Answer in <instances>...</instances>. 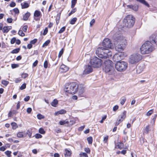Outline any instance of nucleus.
I'll list each match as a JSON object with an SVG mask.
<instances>
[{
	"label": "nucleus",
	"instance_id": "nucleus-1",
	"mask_svg": "<svg viewBox=\"0 0 157 157\" xmlns=\"http://www.w3.org/2000/svg\"><path fill=\"white\" fill-rule=\"evenodd\" d=\"M103 47H99L96 50L95 53L98 56L102 59L109 58L112 56L111 52L107 48L113 47L112 44L108 38L105 39L103 41Z\"/></svg>",
	"mask_w": 157,
	"mask_h": 157
},
{
	"label": "nucleus",
	"instance_id": "nucleus-2",
	"mask_svg": "<svg viewBox=\"0 0 157 157\" xmlns=\"http://www.w3.org/2000/svg\"><path fill=\"white\" fill-rule=\"evenodd\" d=\"M113 38L115 40L114 44L116 51L118 52L123 51L127 44L125 38L121 34H116L113 36Z\"/></svg>",
	"mask_w": 157,
	"mask_h": 157
},
{
	"label": "nucleus",
	"instance_id": "nucleus-3",
	"mask_svg": "<svg viewBox=\"0 0 157 157\" xmlns=\"http://www.w3.org/2000/svg\"><path fill=\"white\" fill-rule=\"evenodd\" d=\"M149 41H146L140 48L141 53L143 54H148L153 51L155 49L154 46Z\"/></svg>",
	"mask_w": 157,
	"mask_h": 157
},
{
	"label": "nucleus",
	"instance_id": "nucleus-4",
	"mask_svg": "<svg viewBox=\"0 0 157 157\" xmlns=\"http://www.w3.org/2000/svg\"><path fill=\"white\" fill-rule=\"evenodd\" d=\"M78 85L76 82H70L66 83L64 90L67 92L71 94H75L77 92Z\"/></svg>",
	"mask_w": 157,
	"mask_h": 157
},
{
	"label": "nucleus",
	"instance_id": "nucleus-5",
	"mask_svg": "<svg viewBox=\"0 0 157 157\" xmlns=\"http://www.w3.org/2000/svg\"><path fill=\"white\" fill-rule=\"evenodd\" d=\"M105 67L104 69L106 73L109 75H113L115 73V71L113 67L114 64L112 61L107 59L104 62Z\"/></svg>",
	"mask_w": 157,
	"mask_h": 157
},
{
	"label": "nucleus",
	"instance_id": "nucleus-6",
	"mask_svg": "<svg viewBox=\"0 0 157 157\" xmlns=\"http://www.w3.org/2000/svg\"><path fill=\"white\" fill-rule=\"evenodd\" d=\"M135 22V18L131 15H127L124 19L123 23L128 28L132 27Z\"/></svg>",
	"mask_w": 157,
	"mask_h": 157
},
{
	"label": "nucleus",
	"instance_id": "nucleus-7",
	"mask_svg": "<svg viewBox=\"0 0 157 157\" xmlns=\"http://www.w3.org/2000/svg\"><path fill=\"white\" fill-rule=\"evenodd\" d=\"M116 69L119 71H125L128 67V63L124 61H117L115 65Z\"/></svg>",
	"mask_w": 157,
	"mask_h": 157
},
{
	"label": "nucleus",
	"instance_id": "nucleus-8",
	"mask_svg": "<svg viewBox=\"0 0 157 157\" xmlns=\"http://www.w3.org/2000/svg\"><path fill=\"white\" fill-rule=\"evenodd\" d=\"M102 61L101 60L97 57H94L91 59L90 63L92 66L94 68H98L100 67L102 64Z\"/></svg>",
	"mask_w": 157,
	"mask_h": 157
},
{
	"label": "nucleus",
	"instance_id": "nucleus-9",
	"mask_svg": "<svg viewBox=\"0 0 157 157\" xmlns=\"http://www.w3.org/2000/svg\"><path fill=\"white\" fill-rule=\"evenodd\" d=\"M142 59V56L140 54H134L131 56L129 58V62L131 64H135L140 60Z\"/></svg>",
	"mask_w": 157,
	"mask_h": 157
},
{
	"label": "nucleus",
	"instance_id": "nucleus-10",
	"mask_svg": "<svg viewBox=\"0 0 157 157\" xmlns=\"http://www.w3.org/2000/svg\"><path fill=\"white\" fill-rule=\"evenodd\" d=\"M124 52H119L113 56V59L117 62L124 58Z\"/></svg>",
	"mask_w": 157,
	"mask_h": 157
},
{
	"label": "nucleus",
	"instance_id": "nucleus-11",
	"mask_svg": "<svg viewBox=\"0 0 157 157\" xmlns=\"http://www.w3.org/2000/svg\"><path fill=\"white\" fill-rule=\"evenodd\" d=\"M92 71L93 69L90 65H86L85 70L83 72V74L87 75L91 72Z\"/></svg>",
	"mask_w": 157,
	"mask_h": 157
},
{
	"label": "nucleus",
	"instance_id": "nucleus-12",
	"mask_svg": "<svg viewBox=\"0 0 157 157\" xmlns=\"http://www.w3.org/2000/svg\"><path fill=\"white\" fill-rule=\"evenodd\" d=\"M157 37V35H152L149 38L150 41L151 43L154 46V44H157V40L156 39Z\"/></svg>",
	"mask_w": 157,
	"mask_h": 157
},
{
	"label": "nucleus",
	"instance_id": "nucleus-13",
	"mask_svg": "<svg viewBox=\"0 0 157 157\" xmlns=\"http://www.w3.org/2000/svg\"><path fill=\"white\" fill-rule=\"evenodd\" d=\"M78 95L80 96H82L85 91V87L83 86L82 85H78Z\"/></svg>",
	"mask_w": 157,
	"mask_h": 157
},
{
	"label": "nucleus",
	"instance_id": "nucleus-14",
	"mask_svg": "<svg viewBox=\"0 0 157 157\" xmlns=\"http://www.w3.org/2000/svg\"><path fill=\"white\" fill-rule=\"evenodd\" d=\"M126 111H124L122 113H121L119 116V120H121V121H122L126 117Z\"/></svg>",
	"mask_w": 157,
	"mask_h": 157
},
{
	"label": "nucleus",
	"instance_id": "nucleus-15",
	"mask_svg": "<svg viewBox=\"0 0 157 157\" xmlns=\"http://www.w3.org/2000/svg\"><path fill=\"white\" fill-rule=\"evenodd\" d=\"M71 151L70 149H66L64 153L65 157H68L71 156Z\"/></svg>",
	"mask_w": 157,
	"mask_h": 157
},
{
	"label": "nucleus",
	"instance_id": "nucleus-16",
	"mask_svg": "<svg viewBox=\"0 0 157 157\" xmlns=\"http://www.w3.org/2000/svg\"><path fill=\"white\" fill-rule=\"evenodd\" d=\"M127 7L130 9H132L134 11H137L138 10V6L136 5H128L127 6Z\"/></svg>",
	"mask_w": 157,
	"mask_h": 157
},
{
	"label": "nucleus",
	"instance_id": "nucleus-17",
	"mask_svg": "<svg viewBox=\"0 0 157 157\" xmlns=\"http://www.w3.org/2000/svg\"><path fill=\"white\" fill-rule=\"evenodd\" d=\"M66 111L64 109H61L59 111H57L55 112V115L56 116H58L59 114H62L65 113Z\"/></svg>",
	"mask_w": 157,
	"mask_h": 157
},
{
	"label": "nucleus",
	"instance_id": "nucleus-18",
	"mask_svg": "<svg viewBox=\"0 0 157 157\" xmlns=\"http://www.w3.org/2000/svg\"><path fill=\"white\" fill-rule=\"evenodd\" d=\"M60 69L63 70V72H66L69 69L68 67L64 65H62L60 67Z\"/></svg>",
	"mask_w": 157,
	"mask_h": 157
},
{
	"label": "nucleus",
	"instance_id": "nucleus-19",
	"mask_svg": "<svg viewBox=\"0 0 157 157\" xmlns=\"http://www.w3.org/2000/svg\"><path fill=\"white\" fill-rule=\"evenodd\" d=\"M30 13L28 12H27L23 16V20L25 21H27L28 20V18L30 16Z\"/></svg>",
	"mask_w": 157,
	"mask_h": 157
},
{
	"label": "nucleus",
	"instance_id": "nucleus-20",
	"mask_svg": "<svg viewBox=\"0 0 157 157\" xmlns=\"http://www.w3.org/2000/svg\"><path fill=\"white\" fill-rule=\"evenodd\" d=\"M40 15H41V12L37 10H36L34 13V16L35 17H38Z\"/></svg>",
	"mask_w": 157,
	"mask_h": 157
},
{
	"label": "nucleus",
	"instance_id": "nucleus-21",
	"mask_svg": "<svg viewBox=\"0 0 157 157\" xmlns=\"http://www.w3.org/2000/svg\"><path fill=\"white\" fill-rule=\"evenodd\" d=\"M21 5L22 9H25L28 8L29 6V5L28 3L25 2L24 3H21Z\"/></svg>",
	"mask_w": 157,
	"mask_h": 157
},
{
	"label": "nucleus",
	"instance_id": "nucleus-22",
	"mask_svg": "<svg viewBox=\"0 0 157 157\" xmlns=\"http://www.w3.org/2000/svg\"><path fill=\"white\" fill-rule=\"evenodd\" d=\"M58 100L56 99H54L53 101L51 103V105L52 106L56 107V105L58 104Z\"/></svg>",
	"mask_w": 157,
	"mask_h": 157
},
{
	"label": "nucleus",
	"instance_id": "nucleus-23",
	"mask_svg": "<svg viewBox=\"0 0 157 157\" xmlns=\"http://www.w3.org/2000/svg\"><path fill=\"white\" fill-rule=\"evenodd\" d=\"M69 121L66 120L60 121L59 122V124L61 125H63L66 124H68Z\"/></svg>",
	"mask_w": 157,
	"mask_h": 157
},
{
	"label": "nucleus",
	"instance_id": "nucleus-24",
	"mask_svg": "<svg viewBox=\"0 0 157 157\" xmlns=\"http://www.w3.org/2000/svg\"><path fill=\"white\" fill-rule=\"evenodd\" d=\"M77 20V18L76 17H74L71 20L70 23L71 25H74L75 24Z\"/></svg>",
	"mask_w": 157,
	"mask_h": 157
},
{
	"label": "nucleus",
	"instance_id": "nucleus-25",
	"mask_svg": "<svg viewBox=\"0 0 157 157\" xmlns=\"http://www.w3.org/2000/svg\"><path fill=\"white\" fill-rule=\"evenodd\" d=\"M149 125L147 126L145 128L144 133L147 134L149 131Z\"/></svg>",
	"mask_w": 157,
	"mask_h": 157
},
{
	"label": "nucleus",
	"instance_id": "nucleus-26",
	"mask_svg": "<svg viewBox=\"0 0 157 157\" xmlns=\"http://www.w3.org/2000/svg\"><path fill=\"white\" fill-rule=\"evenodd\" d=\"M77 0H72L71 1V8H73L75 6V5L77 2Z\"/></svg>",
	"mask_w": 157,
	"mask_h": 157
},
{
	"label": "nucleus",
	"instance_id": "nucleus-27",
	"mask_svg": "<svg viewBox=\"0 0 157 157\" xmlns=\"http://www.w3.org/2000/svg\"><path fill=\"white\" fill-rule=\"evenodd\" d=\"M9 31V29L7 27H4L2 29V32L3 33H7Z\"/></svg>",
	"mask_w": 157,
	"mask_h": 157
},
{
	"label": "nucleus",
	"instance_id": "nucleus-28",
	"mask_svg": "<svg viewBox=\"0 0 157 157\" xmlns=\"http://www.w3.org/2000/svg\"><path fill=\"white\" fill-rule=\"evenodd\" d=\"M126 100V98L125 97H122L121 101V104L122 105H124Z\"/></svg>",
	"mask_w": 157,
	"mask_h": 157
},
{
	"label": "nucleus",
	"instance_id": "nucleus-29",
	"mask_svg": "<svg viewBox=\"0 0 157 157\" xmlns=\"http://www.w3.org/2000/svg\"><path fill=\"white\" fill-rule=\"evenodd\" d=\"M87 140L89 144H92L93 141L92 137L91 136L87 138Z\"/></svg>",
	"mask_w": 157,
	"mask_h": 157
},
{
	"label": "nucleus",
	"instance_id": "nucleus-30",
	"mask_svg": "<svg viewBox=\"0 0 157 157\" xmlns=\"http://www.w3.org/2000/svg\"><path fill=\"white\" fill-rule=\"evenodd\" d=\"M37 117L40 120L44 119V116L40 113H39L37 115Z\"/></svg>",
	"mask_w": 157,
	"mask_h": 157
},
{
	"label": "nucleus",
	"instance_id": "nucleus-31",
	"mask_svg": "<svg viewBox=\"0 0 157 157\" xmlns=\"http://www.w3.org/2000/svg\"><path fill=\"white\" fill-rule=\"evenodd\" d=\"M17 136L19 138L23 137L24 136L23 132H18L17 134Z\"/></svg>",
	"mask_w": 157,
	"mask_h": 157
},
{
	"label": "nucleus",
	"instance_id": "nucleus-32",
	"mask_svg": "<svg viewBox=\"0 0 157 157\" xmlns=\"http://www.w3.org/2000/svg\"><path fill=\"white\" fill-rule=\"evenodd\" d=\"M20 51V49L19 48H16L13 50L11 53L13 54L17 53H18Z\"/></svg>",
	"mask_w": 157,
	"mask_h": 157
},
{
	"label": "nucleus",
	"instance_id": "nucleus-33",
	"mask_svg": "<svg viewBox=\"0 0 157 157\" xmlns=\"http://www.w3.org/2000/svg\"><path fill=\"white\" fill-rule=\"evenodd\" d=\"M6 155L8 157H10L11 156V152L10 151H7L5 152Z\"/></svg>",
	"mask_w": 157,
	"mask_h": 157
},
{
	"label": "nucleus",
	"instance_id": "nucleus-34",
	"mask_svg": "<svg viewBox=\"0 0 157 157\" xmlns=\"http://www.w3.org/2000/svg\"><path fill=\"white\" fill-rule=\"evenodd\" d=\"M50 40H48L46 42H44V43L43 44V47H44L45 46H47L50 43Z\"/></svg>",
	"mask_w": 157,
	"mask_h": 157
},
{
	"label": "nucleus",
	"instance_id": "nucleus-35",
	"mask_svg": "<svg viewBox=\"0 0 157 157\" xmlns=\"http://www.w3.org/2000/svg\"><path fill=\"white\" fill-rule=\"evenodd\" d=\"M11 125L12 126L13 128L14 129H15L17 127V124L15 122L11 123Z\"/></svg>",
	"mask_w": 157,
	"mask_h": 157
},
{
	"label": "nucleus",
	"instance_id": "nucleus-36",
	"mask_svg": "<svg viewBox=\"0 0 157 157\" xmlns=\"http://www.w3.org/2000/svg\"><path fill=\"white\" fill-rule=\"evenodd\" d=\"M39 132L41 134H44L45 133V132L43 128H40L39 130Z\"/></svg>",
	"mask_w": 157,
	"mask_h": 157
},
{
	"label": "nucleus",
	"instance_id": "nucleus-37",
	"mask_svg": "<svg viewBox=\"0 0 157 157\" xmlns=\"http://www.w3.org/2000/svg\"><path fill=\"white\" fill-rule=\"evenodd\" d=\"M66 27H62L58 32L59 33H61L63 32L65 30Z\"/></svg>",
	"mask_w": 157,
	"mask_h": 157
},
{
	"label": "nucleus",
	"instance_id": "nucleus-38",
	"mask_svg": "<svg viewBox=\"0 0 157 157\" xmlns=\"http://www.w3.org/2000/svg\"><path fill=\"white\" fill-rule=\"evenodd\" d=\"M18 34L19 35L21 36H25V34L23 33L22 30H20L18 32Z\"/></svg>",
	"mask_w": 157,
	"mask_h": 157
},
{
	"label": "nucleus",
	"instance_id": "nucleus-39",
	"mask_svg": "<svg viewBox=\"0 0 157 157\" xmlns=\"http://www.w3.org/2000/svg\"><path fill=\"white\" fill-rule=\"evenodd\" d=\"M60 13L59 14H57V16L56 18V21L57 24H58V23L59 22V17L60 16Z\"/></svg>",
	"mask_w": 157,
	"mask_h": 157
},
{
	"label": "nucleus",
	"instance_id": "nucleus-40",
	"mask_svg": "<svg viewBox=\"0 0 157 157\" xmlns=\"http://www.w3.org/2000/svg\"><path fill=\"white\" fill-rule=\"evenodd\" d=\"M35 137L36 138H41L42 137V136L40 134L37 133L36 134Z\"/></svg>",
	"mask_w": 157,
	"mask_h": 157
},
{
	"label": "nucleus",
	"instance_id": "nucleus-41",
	"mask_svg": "<svg viewBox=\"0 0 157 157\" xmlns=\"http://www.w3.org/2000/svg\"><path fill=\"white\" fill-rule=\"evenodd\" d=\"M2 84L6 86L9 83V82L6 80H3L2 81Z\"/></svg>",
	"mask_w": 157,
	"mask_h": 157
},
{
	"label": "nucleus",
	"instance_id": "nucleus-42",
	"mask_svg": "<svg viewBox=\"0 0 157 157\" xmlns=\"http://www.w3.org/2000/svg\"><path fill=\"white\" fill-rule=\"evenodd\" d=\"M79 155L80 156H82L85 157H88V156L86 153L84 152H81L80 154Z\"/></svg>",
	"mask_w": 157,
	"mask_h": 157
},
{
	"label": "nucleus",
	"instance_id": "nucleus-43",
	"mask_svg": "<svg viewBox=\"0 0 157 157\" xmlns=\"http://www.w3.org/2000/svg\"><path fill=\"white\" fill-rule=\"evenodd\" d=\"M153 109H151L148 111L147 113V116H149L151 115L153 113Z\"/></svg>",
	"mask_w": 157,
	"mask_h": 157
},
{
	"label": "nucleus",
	"instance_id": "nucleus-44",
	"mask_svg": "<svg viewBox=\"0 0 157 157\" xmlns=\"http://www.w3.org/2000/svg\"><path fill=\"white\" fill-rule=\"evenodd\" d=\"M26 87V84L25 83H24L20 87V89L21 90H23L25 89Z\"/></svg>",
	"mask_w": 157,
	"mask_h": 157
},
{
	"label": "nucleus",
	"instance_id": "nucleus-45",
	"mask_svg": "<svg viewBox=\"0 0 157 157\" xmlns=\"http://www.w3.org/2000/svg\"><path fill=\"white\" fill-rule=\"evenodd\" d=\"M63 49H62L61 50V51L59 52V54L58 57L59 58H60L61 56H62V54L63 53Z\"/></svg>",
	"mask_w": 157,
	"mask_h": 157
},
{
	"label": "nucleus",
	"instance_id": "nucleus-46",
	"mask_svg": "<svg viewBox=\"0 0 157 157\" xmlns=\"http://www.w3.org/2000/svg\"><path fill=\"white\" fill-rule=\"evenodd\" d=\"M28 76V75L27 73H23L21 75L22 78H25Z\"/></svg>",
	"mask_w": 157,
	"mask_h": 157
},
{
	"label": "nucleus",
	"instance_id": "nucleus-47",
	"mask_svg": "<svg viewBox=\"0 0 157 157\" xmlns=\"http://www.w3.org/2000/svg\"><path fill=\"white\" fill-rule=\"evenodd\" d=\"M27 134L28 135L29 138H31L32 134L31 132L28 130L27 131Z\"/></svg>",
	"mask_w": 157,
	"mask_h": 157
},
{
	"label": "nucleus",
	"instance_id": "nucleus-48",
	"mask_svg": "<svg viewBox=\"0 0 157 157\" xmlns=\"http://www.w3.org/2000/svg\"><path fill=\"white\" fill-rule=\"evenodd\" d=\"M16 41V39L15 37L12 38L10 41V43L11 44H13Z\"/></svg>",
	"mask_w": 157,
	"mask_h": 157
},
{
	"label": "nucleus",
	"instance_id": "nucleus-49",
	"mask_svg": "<svg viewBox=\"0 0 157 157\" xmlns=\"http://www.w3.org/2000/svg\"><path fill=\"white\" fill-rule=\"evenodd\" d=\"M28 26L27 25H25L23 27L22 29L24 32H26Z\"/></svg>",
	"mask_w": 157,
	"mask_h": 157
},
{
	"label": "nucleus",
	"instance_id": "nucleus-50",
	"mask_svg": "<svg viewBox=\"0 0 157 157\" xmlns=\"http://www.w3.org/2000/svg\"><path fill=\"white\" fill-rule=\"evenodd\" d=\"M13 11L15 13L18 14L19 13V10L17 8H14Z\"/></svg>",
	"mask_w": 157,
	"mask_h": 157
},
{
	"label": "nucleus",
	"instance_id": "nucleus-51",
	"mask_svg": "<svg viewBox=\"0 0 157 157\" xmlns=\"http://www.w3.org/2000/svg\"><path fill=\"white\" fill-rule=\"evenodd\" d=\"M37 41V39H34L30 41V43L32 44H34Z\"/></svg>",
	"mask_w": 157,
	"mask_h": 157
},
{
	"label": "nucleus",
	"instance_id": "nucleus-52",
	"mask_svg": "<svg viewBox=\"0 0 157 157\" xmlns=\"http://www.w3.org/2000/svg\"><path fill=\"white\" fill-rule=\"evenodd\" d=\"M140 67H138L136 69V71L138 73H140L143 70L141 69V70H140Z\"/></svg>",
	"mask_w": 157,
	"mask_h": 157
},
{
	"label": "nucleus",
	"instance_id": "nucleus-53",
	"mask_svg": "<svg viewBox=\"0 0 157 157\" xmlns=\"http://www.w3.org/2000/svg\"><path fill=\"white\" fill-rule=\"evenodd\" d=\"M48 32V29L47 28H46L44 29V31L43 33V35H46L47 34V33Z\"/></svg>",
	"mask_w": 157,
	"mask_h": 157
},
{
	"label": "nucleus",
	"instance_id": "nucleus-54",
	"mask_svg": "<svg viewBox=\"0 0 157 157\" xmlns=\"http://www.w3.org/2000/svg\"><path fill=\"white\" fill-rule=\"evenodd\" d=\"M16 5V4L15 3L13 2H12L10 4V6L11 7H13L14 6H15Z\"/></svg>",
	"mask_w": 157,
	"mask_h": 157
},
{
	"label": "nucleus",
	"instance_id": "nucleus-55",
	"mask_svg": "<svg viewBox=\"0 0 157 157\" xmlns=\"http://www.w3.org/2000/svg\"><path fill=\"white\" fill-rule=\"evenodd\" d=\"M44 67L45 68H46L48 67V62L47 60L45 61L44 63Z\"/></svg>",
	"mask_w": 157,
	"mask_h": 157
},
{
	"label": "nucleus",
	"instance_id": "nucleus-56",
	"mask_svg": "<svg viewBox=\"0 0 157 157\" xmlns=\"http://www.w3.org/2000/svg\"><path fill=\"white\" fill-rule=\"evenodd\" d=\"M108 137H109L108 136H107L104 137L103 141L104 143H105L107 142V141L108 139Z\"/></svg>",
	"mask_w": 157,
	"mask_h": 157
},
{
	"label": "nucleus",
	"instance_id": "nucleus-57",
	"mask_svg": "<svg viewBox=\"0 0 157 157\" xmlns=\"http://www.w3.org/2000/svg\"><path fill=\"white\" fill-rule=\"evenodd\" d=\"M7 21L9 23H11L13 21V19L12 18H8L7 19Z\"/></svg>",
	"mask_w": 157,
	"mask_h": 157
},
{
	"label": "nucleus",
	"instance_id": "nucleus-58",
	"mask_svg": "<svg viewBox=\"0 0 157 157\" xmlns=\"http://www.w3.org/2000/svg\"><path fill=\"white\" fill-rule=\"evenodd\" d=\"M32 110L31 108L29 107L27 109V112L28 113H30L31 112Z\"/></svg>",
	"mask_w": 157,
	"mask_h": 157
},
{
	"label": "nucleus",
	"instance_id": "nucleus-59",
	"mask_svg": "<svg viewBox=\"0 0 157 157\" xmlns=\"http://www.w3.org/2000/svg\"><path fill=\"white\" fill-rule=\"evenodd\" d=\"M118 108V106L117 105H115L113 108V110L114 111H116Z\"/></svg>",
	"mask_w": 157,
	"mask_h": 157
},
{
	"label": "nucleus",
	"instance_id": "nucleus-60",
	"mask_svg": "<svg viewBox=\"0 0 157 157\" xmlns=\"http://www.w3.org/2000/svg\"><path fill=\"white\" fill-rule=\"evenodd\" d=\"M95 20L94 19H93L90 22V26H91L93 25L95 22Z\"/></svg>",
	"mask_w": 157,
	"mask_h": 157
},
{
	"label": "nucleus",
	"instance_id": "nucleus-61",
	"mask_svg": "<svg viewBox=\"0 0 157 157\" xmlns=\"http://www.w3.org/2000/svg\"><path fill=\"white\" fill-rule=\"evenodd\" d=\"M18 65L15 64H12L11 65V67L12 68H16L18 67Z\"/></svg>",
	"mask_w": 157,
	"mask_h": 157
},
{
	"label": "nucleus",
	"instance_id": "nucleus-62",
	"mask_svg": "<svg viewBox=\"0 0 157 157\" xmlns=\"http://www.w3.org/2000/svg\"><path fill=\"white\" fill-rule=\"evenodd\" d=\"M30 99V97L29 96H26L25 97L24 99V100L25 101H28Z\"/></svg>",
	"mask_w": 157,
	"mask_h": 157
},
{
	"label": "nucleus",
	"instance_id": "nucleus-63",
	"mask_svg": "<svg viewBox=\"0 0 157 157\" xmlns=\"http://www.w3.org/2000/svg\"><path fill=\"white\" fill-rule=\"evenodd\" d=\"M33 47V45L31 44L30 43V44H29L27 45V48L29 49H31Z\"/></svg>",
	"mask_w": 157,
	"mask_h": 157
},
{
	"label": "nucleus",
	"instance_id": "nucleus-64",
	"mask_svg": "<svg viewBox=\"0 0 157 157\" xmlns=\"http://www.w3.org/2000/svg\"><path fill=\"white\" fill-rule=\"evenodd\" d=\"M38 62V61L37 60H36L33 63V66L34 67H36L37 65Z\"/></svg>",
	"mask_w": 157,
	"mask_h": 157
}]
</instances>
